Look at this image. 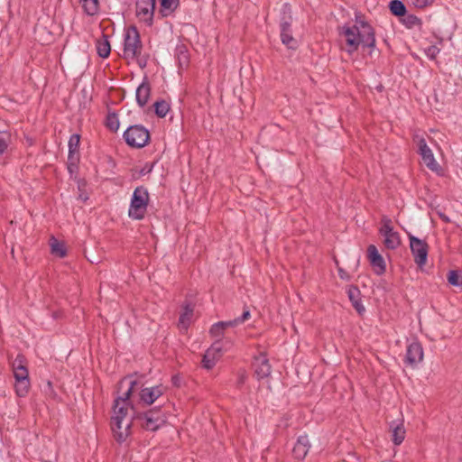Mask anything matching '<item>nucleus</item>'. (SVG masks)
<instances>
[{
	"mask_svg": "<svg viewBox=\"0 0 462 462\" xmlns=\"http://www.w3.org/2000/svg\"><path fill=\"white\" fill-rule=\"evenodd\" d=\"M361 31L356 25L345 24L337 27L338 34L345 37L346 51L353 54L359 46L369 48L371 51L375 47V32L374 29L365 21L360 23Z\"/></svg>",
	"mask_w": 462,
	"mask_h": 462,
	"instance_id": "1",
	"label": "nucleus"
},
{
	"mask_svg": "<svg viewBox=\"0 0 462 462\" xmlns=\"http://www.w3.org/2000/svg\"><path fill=\"white\" fill-rule=\"evenodd\" d=\"M128 407H130L134 412V406L131 404H125L122 402V399L116 397L114 401L113 411L114 416L111 418V430L114 434V438L118 443H123L131 435V426L133 419L131 420L125 421L128 412Z\"/></svg>",
	"mask_w": 462,
	"mask_h": 462,
	"instance_id": "2",
	"label": "nucleus"
},
{
	"mask_svg": "<svg viewBox=\"0 0 462 462\" xmlns=\"http://www.w3.org/2000/svg\"><path fill=\"white\" fill-rule=\"evenodd\" d=\"M8 359L15 379V393L19 397H24L29 393L31 387L29 371L27 368V358L23 354L20 353L14 360H12L10 356H8Z\"/></svg>",
	"mask_w": 462,
	"mask_h": 462,
	"instance_id": "3",
	"label": "nucleus"
},
{
	"mask_svg": "<svg viewBox=\"0 0 462 462\" xmlns=\"http://www.w3.org/2000/svg\"><path fill=\"white\" fill-rule=\"evenodd\" d=\"M133 420L137 421L145 430L156 431L166 423V417L158 406L143 412L134 411Z\"/></svg>",
	"mask_w": 462,
	"mask_h": 462,
	"instance_id": "4",
	"label": "nucleus"
},
{
	"mask_svg": "<svg viewBox=\"0 0 462 462\" xmlns=\"http://www.w3.org/2000/svg\"><path fill=\"white\" fill-rule=\"evenodd\" d=\"M149 200L148 189L144 186L136 187L131 198L128 217L134 220H143L147 212Z\"/></svg>",
	"mask_w": 462,
	"mask_h": 462,
	"instance_id": "5",
	"label": "nucleus"
},
{
	"mask_svg": "<svg viewBox=\"0 0 462 462\" xmlns=\"http://www.w3.org/2000/svg\"><path fill=\"white\" fill-rule=\"evenodd\" d=\"M123 138L131 148L141 149L151 141V134L142 125H130L123 134Z\"/></svg>",
	"mask_w": 462,
	"mask_h": 462,
	"instance_id": "6",
	"label": "nucleus"
},
{
	"mask_svg": "<svg viewBox=\"0 0 462 462\" xmlns=\"http://www.w3.org/2000/svg\"><path fill=\"white\" fill-rule=\"evenodd\" d=\"M143 51V43L139 31L135 25H130L125 34L124 54L125 58H139Z\"/></svg>",
	"mask_w": 462,
	"mask_h": 462,
	"instance_id": "7",
	"label": "nucleus"
},
{
	"mask_svg": "<svg viewBox=\"0 0 462 462\" xmlns=\"http://www.w3.org/2000/svg\"><path fill=\"white\" fill-rule=\"evenodd\" d=\"M382 224L379 233L384 237V246L389 250H395L402 243L399 233L393 230L392 220L388 217H383Z\"/></svg>",
	"mask_w": 462,
	"mask_h": 462,
	"instance_id": "8",
	"label": "nucleus"
},
{
	"mask_svg": "<svg viewBox=\"0 0 462 462\" xmlns=\"http://www.w3.org/2000/svg\"><path fill=\"white\" fill-rule=\"evenodd\" d=\"M410 248L414 257V262L419 267H423L428 260L429 245L425 240L420 239L409 234Z\"/></svg>",
	"mask_w": 462,
	"mask_h": 462,
	"instance_id": "9",
	"label": "nucleus"
},
{
	"mask_svg": "<svg viewBox=\"0 0 462 462\" xmlns=\"http://www.w3.org/2000/svg\"><path fill=\"white\" fill-rule=\"evenodd\" d=\"M156 0H137L135 3V14L141 22L151 27L153 24Z\"/></svg>",
	"mask_w": 462,
	"mask_h": 462,
	"instance_id": "10",
	"label": "nucleus"
},
{
	"mask_svg": "<svg viewBox=\"0 0 462 462\" xmlns=\"http://www.w3.org/2000/svg\"><path fill=\"white\" fill-rule=\"evenodd\" d=\"M222 349V340H216L203 355L201 360L202 367L207 370L212 369L216 365L217 361L220 358Z\"/></svg>",
	"mask_w": 462,
	"mask_h": 462,
	"instance_id": "11",
	"label": "nucleus"
},
{
	"mask_svg": "<svg viewBox=\"0 0 462 462\" xmlns=\"http://www.w3.org/2000/svg\"><path fill=\"white\" fill-rule=\"evenodd\" d=\"M367 259L376 275H383L386 272V263L374 245L367 247Z\"/></svg>",
	"mask_w": 462,
	"mask_h": 462,
	"instance_id": "12",
	"label": "nucleus"
},
{
	"mask_svg": "<svg viewBox=\"0 0 462 462\" xmlns=\"http://www.w3.org/2000/svg\"><path fill=\"white\" fill-rule=\"evenodd\" d=\"M418 147L419 153L420 154L424 163L430 170L436 172H439V171L442 170L439 164L436 162L434 155L431 150L427 145V143L424 138H420L419 140Z\"/></svg>",
	"mask_w": 462,
	"mask_h": 462,
	"instance_id": "13",
	"label": "nucleus"
},
{
	"mask_svg": "<svg viewBox=\"0 0 462 462\" xmlns=\"http://www.w3.org/2000/svg\"><path fill=\"white\" fill-rule=\"evenodd\" d=\"M253 367L254 368V374L257 380L267 378L272 372V366L269 363V359L263 353H261L259 356L254 358Z\"/></svg>",
	"mask_w": 462,
	"mask_h": 462,
	"instance_id": "14",
	"label": "nucleus"
},
{
	"mask_svg": "<svg viewBox=\"0 0 462 462\" xmlns=\"http://www.w3.org/2000/svg\"><path fill=\"white\" fill-rule=\"evenodd\" d=\"M423 359V348L419 341H414L407 346L405 363L414 367Z\"/></svg>",
	"mask_w": 462,
	"mask_h": 462,
	"instance_id": "15",
	"label": "nucleus"
},
{
	"mask_svg": "<svg viewBox=\"0 0 462 462\" xmlns=\"http://www.w3.org/2000/svg\"><path fill=\"white\" fill-rule=\"evenodd\" d=\"M162 385L142 388L139 393L140 400L146 405H152L158 398L163 394Z\"/></svg>",
	"mask_w": 462,
	"mask_h": 462,
	"instance_id": "16",
	"label": "nucleus"
},
{
	"mask_svg": "<svg viewBox=\"0 0 462 462\" xmlns=\"http://www.w3.org/2000/svg\"><path fill=\"white\" fill-rule=\"evenodd\" d=\"M151 84L145 76L143 82L137 87L135 91L136 103L140 107H143L149 101L151 96Z\"/></svg>",
	"mask_w": 462,
	"mask_h": 462,
	"instance_id": "17",
	"label": "nucleus"
},
{
	"mask_svg": "<svg viewBox=\"0 0 462 462\" xmlns=\"http://www.w3.org/2000/svg\"><path fill=\"white\" fill-rule=\"evenodd\" d=\"M310 447V439L306 434L299 436L292 449L294 457L303 460L308 455Z\"/></svg>",
	"mask_w": 462,
	"mask_h": 462,
	"instance_id": "18",
	"label": "nucleus"
},
{
	"mask_svg": "<svg viewBox=\"0 0 462 462\" xmlns=\"http://www.w3.org/2000/svg\"><path fill=\"white\" fill-rule=\"evenodd\" d=\"M346 293L354 309L356 310L358 315L362 316L365 312V308L362 303L361 291L359 288L356 285H349Z\"/></svg>",
	"mask_w": 462,
	"mask_h": 462,
	"instance_id": "19",
	"label": "nucleus"
},
{
	"mask_svg": "<svg viewBox=\"0 0 462 462\" xmlns=\"http://www.w3.org/2000/svg\"><path fill=\"white\" fill-rule=\"evenodd\" d=\"M292 23L281 24L280 25V37L282 43L287 46V48L291 50H296L298 48V42L292 36Z\"/></svg>",
	"mask_w": 462,
	"mask_h": 462,
	"instance_id": "20",
	"label": "nucleus"
},
{
	"mask_svg": "<svg viewBox=\"0 0 462 462\" xmlns=\"http://www.w3.org/2000/svg\"><path fill=\"white\" fill-rule=\"evenodd\" d=\"M389 430L392 432V441L394 445L399 446L405 439L406 430L403 426V420H393L389 424Z\"/></svg>",
	"mask_w": 462,
	"mask_h": 462,
	"instance_id": "21",
	"label": "nucleus"
},
{
	"mask_svg": "<svg viewBox=\"0 0 462 462\" xmlns=\"http://www.w3.org/2000/svg\"><path fill=\"white\" fill-rule=\"evenodd\" d=\"M194 312V306L190 302H184L182 305V311L179 317V326L182 328H188L190 324L191 318Z\"/></svg>",
	"mask_w": 462,
	"mask_h": 462,
	"instance_id": "22",
	"label": "nucleus"
},
{
	"mask_svg": "<svg viewBox=\"0 0 462 462\" xmlns=\"http://www.w3.org/2000/svg\"><path fill=\"white\" fill-rule=\"evenodd\" d=\"M175 56L180 69H187L189 65V53L185 44H179L175 49Z\"/></svg>",
	"mask_w": 462,
	"mask_h": 462,
	"instance_id": "23",
	"label": "nucleus"
},
{
	"mask_svg": "<svg viewBox=\"0 0 462 462\" xmlns=\"http://www.w3.org/2000/svg\"><path fill=\"white\" fill-rule=\"evenodd\" d=\"M80 134H73L70 135L68 143L69 152L68 158H80L79 146H80Z\"/></svg>",
	"mask_w": 462,
	"mask_h": 462,
	"instance_id": "24",
	"label": "nucleus"
},
{
	"mask_svg": "<svg viewBox=\"0 0 462 462\" xmlns=\"http://www.w3.org/2000/svg\"><path fill=\"white\" fill-rule=\"evenodd\" d=\"M79 3L88 16H95L99 13V0H79Z\"/></svg>",
	"mask_w": 462,
	"mask_h": 462,
	"instance_id": "25",
	"label": "nucleus"
},
{
	"mask_svg": "<svg viewBox=\"0 0 462 462\" xmlns=\"http://www.w3.org/2000/svg\"><path fill=\"white\" fill-rule=\"evenodd\" d=\"M97 51L98 56L103 59L109 57L111 46L106 34L102 33L101 38L97 41Z\"/></svg>",
	"mask_w": 462,
	"mask_h": 462,
	"instance_id": "26",
	"label": "nucleus"
},
{
	"mask_svg": "<svg viewBox=\"0 0 462 462\" xmlns=\"http://www.w3.org/2000/svg\"><path fill=\"white\" fill-rule=\"evenodd\" d=\"M180 5V0H160V14L166 17L172 14Z\"/></svg>",
	"mask_w": 462,
	"mask_h": 462,
	"instance_id": "27",
	"label": "nucleus"
},
{
	"mask_svg": "<svg viewBox=\"0 0 462 462\" xmlns=\"http://www.w3.org/2000/svg\"><path fill=\"white\" fill-rule=\"evenodd\" d=\"M391 14L398 18L405 16L407 8L401 0H391L388 5Z\"/></svg>",
	"mask_w": 462,
	"mask_h": 462,
	"instance_id": "28",
	"label": "nucleus"
},
{
	"mask_svg": "<svg viewBox=\"0 0 462 462\" xmlns=\"http://www.w3.org/2000/svg\"><path fill=\"white\" fill-rule=\"evenodd\" d=\"M292 22L293 17L291 5L289 3H284L280 12L279 25L292 23Z\"/></svg>",
	"mask_w": 462,
	"mask_h": 462,
	"instance_id": "29",
	"label": "nucleus"
},
{
	"mask_svg": "<svg viewBox=\"0 0 462 462\" xmlns=\"http://www.w3.org/2000/svg\"><path fill=\"white\" fill-rule=\"evenodd\" d=\"M400 22L405 25L406 28L411 29L415 26H421L422 21L414 14L406 12L405 16L399 18Z\"/></svg>",
	"mask_w": 462,
	"mask_h": 462,
	"instance_id": "30",
	"label": "nucleus"
},
{
	"mask_svg": "<svg viewBox=\"0 0 462 462\" xmlns=\"http://www.w3.org/2000/svg\"><path fill=\"white\" fill-rule=\"evenodd\" d=\"M119 125L117 114L116 112H108L105 121L106 127L111 132L116 133L119 128Z\"/></svg>",
	"mask_w": 462,
	"mask_h": 462,
	"instance_id": "31",
	"label": "nucleus"
},
{
	"mask_svg": "<svg viewBox=\"0 0 462 462\" xmlns=\"http://www.w3.org/2000/svg\"><path fill=\"white\" fill-rule=\"evenodd\" d=\"M152 106L154 108V114L159 118L165 117L170 110V105L163 99L155 101Z\"/></svg>",
	"mask_w": 462,
	"mask_h": 462,
	"instance_id": "32",
	"label": "nucleus"
},
{
	"mask_svg": "<svg viewBox=\"0 0 462 462\" xmlns=\"http://www.w3.org/2000/svg\"><path fill=\"white\" fill-rule=\"evenodd\" d=\"M53 242L51 244V252L52 254L63 258L67 255V249L64 243L58 241L52 237Z\"/></svg>",
	"mask_w": 462,
	"mask_h": 462,
	"instance_id": "33",
	"label": "nucleus"
},
{
	"mask_svg": "<svg viewBox=\"0 0 462 462\" xmlns=\"http://www.w3.org/2000/svg\"><path fill=\"white\" fill-rule=\"evenodd\" d=\"M447 280L452 286H462V271L450 270L447 274Z\"/></svg>",
	"mask_w": 462,
	"mask_h": 462,
	"instance_id": "34",
	"label": "nucleus"
},
{
	"mask_svg": "<svg viewBox=\"0 0 462 462\" xmlns=\"http://www.w3.org/2000/svg\"><path fill=\"white\" fill-rule=\"evenodd\" d=\"M138 384H139V383L136 380H131L129 382L128 389L126 390V392L123 395L118 396L119 399H122V402H125V404H131L130 397L134 393L135 387Z\"/></svg>",
	"mask_w": 462,
	"mask_h": 462,
	"instance_id": "35",
	"label": "nucleus"
},
{
	"mask_svg": "<svg viewBox=\"0 0 462 462\" xmlns=\"http://www.w3.org/2000/svg\"><path fill=\"white\" fill-rule=\"evenodd\" d=\"M11 143V134L8 131H0V154H4Z\"/></svg>",
	"mask_w": 462,
	"mask_h": 462,
	"instance_id": "36",
	"label": "nucleus"
},
{
	"mask_svg": "<svg viewBox=\"0 0 462 462\" xmlns=\"http://www.w3.org/2000/svg\"><path fill=\"white\" fill-rule=\"evenodd\" d=\"M79 162L80 158H68L67 169L70 177L76 175L79 172Z\"/></svg>",
	"mask_w": 462,
	"mask_h": 462,
	"instance_id": "37",
	"label": "nucleus"
},
{
	"mask_svg": "<svg viewBox=\"0 0 462 462\" xmlns=\"http://www.w3.org/2000/svg\"><path fill=\"white\" fill-rule=\"evenodd\" d=\"M223 321L213 324L209 329V333L213 337H221L224 336Z\"/></svg>",
	"mask_w": 462,
	"mask_h": 462,
	"instance_id": "38",
	"label": "nucleus"
},
{
	"mask_svg": "<svg viewBox=\"0 0 462 462\" xmlns=\"http://www.w3.org/2000/svg\"><path fill=\"white\" fill-rule=\"evenodd\" d=\"M439 51H440V49L435 45H430L424 50L425 54L431 60H436Z\"/></svg>",
	"mask_w": 462,
	"mask_h": 462,
	"instance_id": "39",
	"label": "nucleus"
},
{
	"mask_svg": "<svg viewBox=\"0 0 462 462\" xmlns=\"http://www.w3.org/2000/svg\"><path fill=\"white\" fill-rule=\"evenodd\" d=\"M250 317H251L250 310L247 307H245V308H244V311H243L242 315L240 317H237L236 319L240 325V324H243L244 322H245L246 320H248L250 319Z\"/></svg>",
	"mask_w": 462,
	"mask_h": 462,
	"instance_id": "40",
	"label": "nucleus"
},
{
	"mask_svg": "<svg viewBox=\"0 0 462 462\" xmlns=\"http://www.w3.org/2000/svg\"><path fill=\"white\" fill-rule=\"evenodd\" d=\"M433 1L434 0H412V4L415 7L422 9L430 5Z\"/></svg>",
	"mask_w": 462,
	"mask_h": 462,
	"instance_id": "41",
	"label": "nucleus"
},
{
	"mask_svg": "<svg viewBox=\"0 0 462 462\" xmlns=\"http://www.w3.org/2000/svg\"><path fill=\"white\" fill-rule=\"evenodd\" d=\"M246 381V374L245 371H240L238 373L237 380L236 383V385L238 389L242 388V386L245 384Z\"/></svg>",
	"mask_w": 462,
	"mask_h": 462,
	"instance_id": "42",
	"label": "nucleus"
},
{
	"mask_svg": "<svg viewBox=\"0 0 462 462\" xmlns=\"http://www.w3.org/2000/svg\"><path fill=\"white\" fill-rule=\"evenodd\" d=\"M335 263L337 266L338 276L340 279L349 281L351 278L350 275L343 268L338 266V261L337 259H335Z\"/></svg>",
	"mask_w": 462,
	"mask_h": 462,
	"instance_id": "43",
	"label": "nucleus"
},
{
	"mask_svg": "<svg viewBox=\"0 0 462 462\" xmlns=\"http://www.w3.org/2000/svg\"><path fill=\"white\" fill-rule=\"evenodd\" d=\"M153 169V163H145L144 166L139 171V175L140 176H144L150 172H152Z\"/></svg>",
	"mask_w": 462,
	"mask_h": 462,
	"instance_id": "44",
	"label": "nucleus"
},
{
	"mask_svg": "<svg viewBox=\"0 0 462 462\" xmlns=\"http://www.w3.org/2000/svg\"><path fill=\"white\" fill-rule=\"evenodd\" d=\"M238 325H239V323H238L236 318L232 320L223 321L224 329H226L227 328H233V327H236Z\"/></svg>",
	"mask_w": 462,
	"mask_h": 462,
	"instance_id": "45",
	"label": "nucleus"
},
{
	"mask_svg": "<svg viewBox=\"0 0 462 462\" xmlns=\"http://www.w3.org/2000/svg\"><path fill=\"white\" fill-rule=\"evenodd\" d=\"M171 383L175 387H180L181 384V378L179 374H174L171 377Z\"/></svg>",
	"mask_w": 462,
	"mask_h": 462,
	"instance_id": "46",
	"label": "nucleus"
},
{
	"mask_svg": "<svg viewBox=\"0 0 462 462\" xmlns=\"http://www.w3.org/2000/svg\"><path fill=\"white\" fill-rule=\"evenodd\" d=\"M437 213H438V215H439V218H440L444 223H450V222H451L450 218H449L447 215H445L444 213L439 212V211H438Z\"/></svg>",
	"mask_w": 462,
	"mask_h": 462,
	"instance_id": "47",
	"label": "nucleus"
},
{
	"mask_svg": "<svg viewBox=\"0 0 462 462\" xmlns=\"http://www.w3.org/2000/svg\"><path fill=\"white\" fill-rule=\"evenodd\" d=\"M138 63H139V66H140L141 68H144V67H146V60H143V61L142 60H140L138 61Z\"/></svg>",
	"mask_w": 462,
	"mask_h": 462,
	"instance_id": "48",
	"label": "nucleus"
},
{
	"mask_svg": "<svg viewBox=\"0 0 462 462\" xmlns=\"http://www.w3.org/2000/svg\"><path fill=\"white\" fill-rule=\"evenodd\" d=\"M376 89L377 91L382 92L383 90V86L380 84L379 86L376 87Z\"/></svg>",
	"mask_w": 462,
	"mask_h": 462,
	"instance_id": "49",
	"label": "nucleus"
},
{
	"mask_svg": "<svg viewBox=\"0 0 462 462\" xmlns=\"http://www.w3.org/2000/svg\"><path fill=\"white\" fill-rule=\"evenodd\" d=\"M127 380V378H124L119 382V385L122 386L123 383Z\"/></svg>",
	"mask_w": 462,
	"mask_h": 462,
	"instance_id": "50",
	"label": "nucleus"
},
{
	"mask_svg": "<svg viewBox=\"0 0 462 462\" xmlns=\"http://www.w3.org/2000/svg\"><path fill=\"white\" fill-rule=\"evenodd\" d=\"M48 386L51 387V383L50 381L48 382Z\"/></svg>",
	"mask_w": 462,
	"mask_h": 462,
	"instance_id": "51",
	"label": "nucleus"
},
{
	"mask_svg": "<svg viewBox=\"0 0 462 462\" xmlns=\"http://www.w3.org/2000/svg\"><path fill=\"white\" fill-rule=\"evenodd\" d=\"M442 42H443V39H442V38H440V39H439V43H442Z\"/></svg>",
	"mask_w": 462,
	"mask_h": 462,
	"instance_id": "52",
	"label": "nucleus"
}]
</instances>
